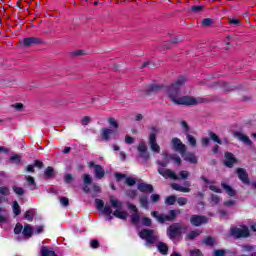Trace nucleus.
Returning <instances> with one entry per match:
<instances>
[{
	"mask_svg": "<svg viewBox=\"0 0 256 256\" xmlns=\"http://www.w3.org/2000/svg\"><path fill=\"white\" fill-rule=\"evenodd\" d=\"M84 183L85 185H91L93 183V178L89 174L84 175Z\"/></svg>",
	"mask_w": 256,
	"mask_h": 256,
	"instance_id": "56",
	"label": "nucleus"
},
{
	"mask_svg": "<svg viewBox=\"0 0 256 256\" xmlns=\"http://www.w3.org/2000/svg\"><path fill=\"white\" fill-rule=\"evenodd\" d=\"M126 185H128V187H133V185H135V183H137V180H135V178L132 177H127L125 180Z\"/></svg>",
	"mask_w": 256,
	"mask_h": 256,
	"instance_id": "48",
	"label": "nucleus"
},
{
	"mask_svg": "<svg viewBox=\"0 0 256 256\" xmlns=\"http://www.w3.org/2000/svg\"><path fill=\"white\" fill-rule=\"evenodd\" d=\"M39 256H58V255L53 251V248L42 246L40 249Z\"/></svg>",
	"mask_w": 256,
	"mask_h": 256,
	"instance_id": "20",
	"label": "nucleus"
},
{
	"mask_svg": "<svg viewBox=\"0 0 256 256\" xmlns=\"http://www.w3.org/2000/svg\"><path fill=\"white\" fill-rule=\"evenodd\" d=\"M126 177H127V175H125V174H121V173L115 174V179H116L117 183H119L120 181H123V179H125Z\"/></svg>",
	"mask_w": 256,
	"mask_h": 256,
	"instance_id": "59",
	"label": "nucleus"
},
{
	"mask_svg": "<svg viewBox=\"0 0 256 256\" xmlns=\"http://www.w3.org/2000/svg\"><path fill=\"white\" fill-rule=\"evenodd\" d=\"M199 235H201V231H199V230L190 231L186 235V241H193L194 239H197V237H199Z\"/></svg>",
	"mask_w": 256,
	"mask_h": 256,
	"instance_id": "26",
	"label": "nucleus"
},
{
	"mask_svg": "<svg viewBox=\"0 0 256 256\" xmlns=\"http://www.w3.org/2000/svg\"><path fill=\"white\" fill-rule=\"evenodd\" d=\"M72 55L74 57H83V55H87V52L85 50H76L72 52Z\"/></svg>",
	"mask_w": 256,
	"mask_h": 256,
	"instance_id": "49",
	"label": "nucleus"
},
{
	"mask_svg": "<svg viewBox=\"0 0 256 256\" xmlns=\"http://www.w3.org/2000/svg\"><path fill=\"white\" fill-rule=\"evenodd\" d=\"M21 231H23V225L21 223H17L14 228V234L20 235Z\"/></svg>",
	"mask_w": 256,
	"mask_h": 256,
	"instance_id": "50",
	"label": "nucleus"
},
{
	"mask_svg": "<svg viewBox=\"0 0 256 256\" xmlns=\"http://www.w3.org/2000/svg\"><path fill=\"white\" fill-rule=\"evenodd\" d=\"M222 87H223L224 93H231V91L235 89L234 86H230L229 84H227V82H223Z\"/></svg>",
	"mask_w": 256,
	"mask_h": 256,
	"instance_id": "38",
	"label": "nucleus"
},
{
	"mask_svg": "<svg viewBox=\"0 0 256 256\" xmlns=\"http://www.w3.org/2000/svg\"><path fill=\"white\" fill-rule=\"evenodd\" d=\"M96 208L98 211H101L102 213H105L106 215H111L113 213V210L111 209V206L106 205L105 202L99 198L95 199Z\"/></svg>",
	"mask_w": 256,
	"mask_h": 256,
	"instance_id": "15",
	"label": "nucleus"
},
{
	"mask_svg": "<svg viewBox=\"0 0 256 256\" xmlns=\"http://www.w3.org/2000/svg\"><path fill=\"white\" fill-rule=\"evenodd\" d=\"M108 124L111 128H102L101 129V137L103 139V141H109V139H111V135H113V133H117L118 129H119V122H117V120H115V118H108Z\"/></svg>",
	"mask_w": 256,
	"mask_h": 256,
	"instance_id": "3",
	"label": "nucleus"
},
{
	"mask_svg": "<svg viewBox=\"0 0 256 256\" xmlns=\"http://www.w3.org/2000/svg\"><path fill=\"white\" fill-rule=\"evenodd\" d=\"M94 169H95V176L97 179H103V177H105V170L101 165H95Z\"/></svg>",
	"mask_w": 256,
	"mask_h": 256,
	"instance_id": "24",
	"label": "nucleus"
},
{
	"mask_svg": "<svg viewBox=\"0 0 256 256\" xmlns=\"http://www.w3.org/2000/svg\"><path fill=\"white\" fill-rule=\"evenodd\" d=\"M210 191H213L214 193H223V191L220 188H217L215 185L208 186Z\"/></svg>",
	"mask_w": 256,
	"mask_h": 256,
	"instance_id": "64",
	"label": "nucleus"
},
{
	"mask_svg": "<svg viewBox=\"0 0 256 256\" xmlns=\"http://www.w3.org/2000/svg\"><path fill=\"white\" fill-rule=\"evenodd\" d=\"M163 89V85L161 84H150L146 88L147 95H151V93H158Z\"/></svg>",
	"mask_w": 256,
	"mask_h": 256,
	"instance_id": "18",
	"label": "nucleus"
},
{
	"mask_svg": "<svg viewBox=\"0 0 256 256\" xmlns=\"http://www.w3.org/2000/svg\"><path fill=\"white\" fill-rule=\"evenodd\" d=\"M140 205L143 209H149V198L147 196H141Z\"/></svg>",
	"mask_w": 256,
	"mask_h": 256,
	"instance_id": "33",
	"label": "nucleus"
},
{
	"mask_svg": "<svg viewBox=\"0 0 256 256\" xmlns=\"http://www.w3.org/2000/svg\"><path fill=\"white\" fill-rule=\"evenodd\" d=\"M96 101H99V98L88 96L85 98L83 105H85V107H91V105H93V103Z\"/></svg>",
	"mask_w": 256,
	"mask_h": 256,
	"instance_id": "31",
	"label": "nucleus"
},
{
	"mask_svg": "<svg viewBox=\"0 0 256 256\" xmlns=\"http://www.w3.org/2000/svg\"><path fill=\"white\" fill-rule=\"evenodd\" d=\"M138 153L142 159L145 161H148L149 157H151V154L149 153V150L147 149V145H145L144 142H140L137 147Z\"/></svg>",
	"mask_w": 256,
	"mask_h": 256,
	"instance_id": "16",
	"label": "nucleus"
},
{
	"mask_svg": "<svg viewBox=\"0 0 256 256\" xmlns=\"http://www.w3.org/2000/svg\"><path fill=\"white\" fill-rule=\"evenodd\" d=\"M191 11L193 13H201L202 11H205V6H203V5L191 6Z\"/></svg>",
	"mask_w": 256,
	"mask_h": 256,
	"instance_id": "42",
	"label": "nucleus"
},
{
	"mask_svg": "<svg viewBox=\"0 0 256 256\" xmlns=\"http://www.w3.org/2000/svg\"><path fill=\"white\" fill-rule=\"evenodd\" d=\"M126 205H127L128 209L130 211H133V213H139V210L137 209V206H135L131 202H127Z\"/></svg>",
	"mask_w": 256,
	"mask_h": 256,
	"instance_id": "52",
	"label": "nucleus"
},
{
	"mask_svg": "<svg viewBox=\"0 0 256 256\" xmlns=\"http://www.w3.org/2000/svg\"><path fill=\"white\" fill-rule=\"evenodd\" d=\"M213 23L214 21L212 18H204L202 20V27H211Z\"/></svg>",
	"mask_w": 256,
	"mask_h": 256,
	"instance_id": "41",
	"label": "nucleus"
},
{
	"mask_svg": "<svg viewBox=\"0 0 256 256\" xmlns=\"http://www.w3.org/2000/svg\"><path fill=\"white\" fill-rule=\"evenodd\" d=\"M186 139L190 147H197V138H195L193 135L186 134Z\"/></svg>",
	"mask_w": 256,
	"mask_h": 256,
	"instance_id": "29",
	"label": "nucleus"
},
{
	"mask_svg": "<svg viewBox=\"0 0 256 256\" xmlns=\"http://www.w3.org/2000/svg\"><path fill=\"white\" fill-rule=\"evenodd\" d=\"M125 195L129 197V199H135V197H137V190H126Z\"/></svg>",
	"mask_w": 256,
	"mask_h": 256,
	"instance_id": "40",
	"label": "nucleus"
},
{
	"mask_svg": "<svg viewBox=\"0 0 256 256\" xmlns=\"http://www.w3.org/2000/svg\"><path fill=\"white\" fill-rule=\"evenodd\" d=\"M55 173V170L53 169V167L48 166L44 172V175L47 179H51V177H53Z\"/></svg>",
	"mask_w": 256,
	"mask_h": 256,
	"instance_id": "36",
	"label": "nucleus"
},
{
	"mask_svg": "<svg viewBox=\"0 0 256 256\" xmlns=\"http://www.w3.org/2000/svg\"><path fill=\"white\" fill-rule=\"evenodd\" d=\"M213 256H225V250L224 249H217L214 251Z\"/></svg>",
	"mask_w": 256,
	"mask_h": 256,
	"instance_id": "62",
	"label": "nucleus"
},
{
	"mask_svg": "<svg viewBox=\"0 0 256 256\" xmlns=\"http://www.w3.org/2000/svg\"><path fill=\"white\" fill-rule=\"evenodd\" d=\"M73 180H74L73 175H71V174H69V173L64 175V181H65V183H67L68 185H69L70 183H73Z\"/></svg>",
	"mask_w": 256,
	"mask_h": 256,
	"instance_id": "53",
	"label": "nucleus"
},
{
	"mask_svg": "<svg viewBox=\"0 0 256 256\" xmlns=\"http://www.w3.org/2000/svg\"><path fill=\"white\" fill-rule=\"evenodd\" d=\"M100 245L101 244L99 243V240L90 241V246L92 247V249H99Z\"/></svg>",
	"mask_w": 256,
	"mask_h": 256,
	"instance_id": "57",
	"label": "nucleus"
},
{
	"mask_svg": "<svg viewBox=\"0 0 256 256\" xmlns=\"http://www.w3.org/2000/svg\"><path fill=\"white\" fill-rule=\"evenodd\" d=\"M228 24H230L232 27H241V25H243L241 19L238 18H228Z\"/></svg>",
	"mask_w": 256,
	"mask_h": 256,
	"instance_id": "30",
	"label": "nucleus"
},
{
	"mask_svg": "<svg viewBox=\"0 0 256 256\" xmlns=\"http://www.w3.org/2000/svg\"><path fill=\"white\" fill-rule=\"evenodd\" d=\"M110 205L114 209H116L113 212L114 217H117V219L125 220L127 217H129V214L126 211H123V202L119 201L118 199L110 198Z\"/></svg>",
	"mask_w": 256,
	"mask_h": 256,
	"instance_id": "7",
	"label": "nucleus"
},
{
	"mask_svg": "<svg viewBox=\"0 0 256 256\" xmlns=\"http://www.w3.org/2000/svg\"><path fill=\"white\" fill-rule=\"evenodd\" d=\"M236 173L238 175V179L241 181V183H243V185H251L249 174L245 168H237Z\"/></svg>",
	"mask_w": 256,
	"mask_h": 256,
	"instance_id": "12",
	"label": "nucleus"
},
{
	"mask_svg": "<svg viewBox=\"0 0 256 256\" xmlns=\"http://www.w3.org/2000/svg\"><path fill=\"white\" fill-rule=\"evenodd\" d=\"M22 43L24 47H34V45H43V40L39 37H26Z\"/></svg>",
	"mask_w": 256,
	"mask_h": 256,
	"instance_id": "14",
	"label": "nucleus"
},
{
	"mask_svg": "<svg viewBox=\"0 0 256 256\" xmlns=\"http://www.w3.org/2000/svg\"><path fill=\"white\" fill-rule=\"evenodd\" d=\"M186 81L187 79L184 76H179L178 79L168 87L167 93L169 99L173 101L175 105H186L188 107L191 105H199V103H203L202 98L196 99L192 96H183L178 98L181 87L182 85H185Z\"/></svg>",
	"mask_w": 256,
	"mask_h": 256,
	"instance_id": "1",
	"label": "nucleus"
},
{
	"mask_svg": "<svg viewBox=\"0 0 256 256\" xmlns=\"http://www.w3.org/2000/svg\"><path fill=\"white\" fill-rule=\"evenodd\" d=\"M177 213H181L180 210H170L169 215L167 214H160L157 211L151 212L152 217L158 221V223H165L167 221H175L177 219Z\"/></svg>",
	"mask_w": 256,
	"mask_h": 256,
	"instance_id": "5",
	"label": "nucleus"
},
{
	"mask_svg": "<svg viewBox=\"0 0 256 256\" xmlns=\"http://www.w3.org/2000/svg\"><path fill=\"white\" fill-rule=\"evenodd\" d=\"M25 219H27V221H33V218L35 217V213H33V211L28 210L25 212L24 214Z\"/></svg>",
	"mask_w": 256,
	"mask_h": 256,
	"instance_id": "44",
	"label": "nucleus"
},
{
	"mask_svg": "<svg viewBox=\"0 0 256 256\" xmlns=\"http://www.w3.org/2000/svg\"><path fill=\"white\" fill-rule=\"evenodd\" d=\"M12 209L16 217L21 215V206H19V202H17L16 200L13 202Z\"/></svg>",
	"mask_w": 256,
	"mask_h": 256,
	"instance_id": "32",
	"label": "nucleus"
},
{
	"mask_svg": "<svg viewBox=\"0 0 256 256\" xmlns=\"http://www.w3.org/2000/svg\"><path fill=\"white\" fill-rule=\"evenodd\" d=\"M140 239L146 241L147 245H155L157 243V236H155V231L153 229H142L139 231Z\"/></svg>",
	"mask_w": 256,
	"mask_h": 256,
	"instance_id": "10",
	"label": "nucleus"
},
{
	"mask_svg": "<svg viewBox=\"0 0 256 256\" xmlns=\"http://www.w3.org/2000/svg\"><path fill=\"white\" fill-rule=\"evenodd\" d=\"M235 137L239 139V141H242V143H245V145H248V147L253 146V141L249 138V136L241 133V132H236Z\"/></svg>",
	"mask_w": 256,
	"mask_h": 256,
	"instance_id": "17",
	"label": "nucleus"
},
{
	"mask_svg": "<svg viewBox=\"0 0 256 256\" xmlns=\"http://www.w3.org/2000/svg\"><path fill=\"white\" fill-rule=\"evenodd\" d=\"M183 231H187V226H182L180 223H173L167 228L166 234L171 241H175L176 237L183 235Z\"/></svg>",
	"mask_w": 256,
	"mask_h": 256,
	"instance_id": "4",
	"label": "nucleus"
},
{
	"mask_svg": "<svg viewBox=\"0 0 256 256\" xmlns=\"http://www.w3.org/2000/svg\"><path fill=\"white\" fill-rule=\"evenodd\" d=\"M22 233H23L24 237H28V238L33 237V228L31 227V225L26 224L24 226Z\"/></svg>",
	"mask_w": 256,
	"mask_h": 256,
	"instance_id": "27",
	"label": "nucleus"
},
{
	"mask_svg": "<svg viewBox=\"0 0 256 256\" xmlns=\"http://www.w3.org/2000/svg\"><path fill=\"white\" fill-rule=\"evenodd\" d=\"M157 250L161 255H169V246L164 242H158Z\"/></svg>",
	"mask_w": 256,
	"mask_h": 256,
	"instance_id": "22",
	"label": "nucleus"
},
{
	"mask_svg": "<svg viewBox=\"0 0 256 256\" xmlns=\"http://www.w3.org/2000/svg\"><path fill=\"white\" fill-rule=\"evenodd\" d=\"M162 155L164 159H171L172 161H182L181 157L177 154H169L167 151H163Z\"/></svg>",
	"mask_w": 256,
	"mask_h": 256,
	"instance_id": "25",
	"label": "nucleus"
},
{
	"mask_svg": "<svg viewBox=\"0 0 256 256\" xmlns=\"http://www.w3.org/2000/svg\"><path fill=\"white\" fill-rule=\"evenodd\" d=\"M190 256H203V253L199 249L191 250Z\"/></svg>",
	"mask_w": 256,
	"mask_h": 256,
	"instance_id": "60",
	"label": "nucleus"
},
{
	"mask_svg": "<svg viewBox=\"0 0 256 256\" xmlns=\"http://www.w3.org/2000/svg\"><path fill=\"white\" fill-rule=\"evenodd\" d=\"M203 243L206 244L208 247H213L215 245V238L212 236H207L204 240Z\"/></svg>",
	"mask_w": 256,
	"mask_h": 256,
	"instance_id": "35",
	"label": "nucleus"
},
{
	"mask_svg": "<svg viewBox=\"0 0 256 256\" xmlns=\"http://www.w3.org/2000/svg\"><path fill=\"white\" fill-rule=\"evenodd\" d=\"M171 188L174 189V191H180L181 193H190L191 191V188L183 187L178 183H172Z\"/></svg>",
	"mask_w": 256,
	"mask_h": 256,
	"instance_id": "23",
	"label": "nucleus"
},
{
	"mask_svg": "<svg viewBox=\"0 0 256 256\" xmlns=\"http://www.w3.org/2000/svg\"><path fill=\"white\" fill-rule=\"evenodd\" d=\"M150 199L152 203H159L161 196L159 194H152Z\"/></svg>",
	"mask_w": 256,
	"mask_h": 256,
	"instance_id": "58",
	"label": "nucleus"
},
{
	"mask_svg": "<svg viewBox=\"0 0 256 256\" xmlns=\"http://www.w3.org/2000/svg\"><path fill=\"white\" fill-rule=\"evenodd\" d=\"M27 181H28L29 187L32 189V191H34V189L36 187L35 178H33L32 176H28Z\"/></svg>",
	"mask_w": 256,
	"mask_h": 256,
	"instance_id": "43",
	"label": "nucleus"
},
{
	"mask_svg": "<svg viewBox=\"0 0 256 256\" xmlns=\"http://www.w3.org/2000/svg\"><path fill=\"white\" fill-rule=\"evenodd\" d=\"M209 218L205 215H192L190 217V224L192 227H201V225H207Z\"/></svg>",
	"mask_w": 256,
	"mask_h": 256,
	"instance_id": "11",
	"label": "nucleus"
},
{
	"mask_svg": "<svg viewBox=\"0 0 256 256\" xmlns=\"http://www.w3.org/2000/svg\"><path fill=\"white\" fill-rule=\"evenodd\" d=\"M81 125L86 127V125H89L91 123V117L89 116H84L82 120L80 121Z\"/></svg>",
	"mask_w": 256,
	"mask_h": 256,
	"instance_id": "51",
	"label": "nucleus"
},
{
	"mask_svg": "<svg viewBox=\"0 0 256 256\" xmlns=\"http://www.w3.org/2000/svg\"><path fill=\"white\" fill-rule=\"evenodd\" d=\"M60 203L62 207H69V198L67 197L60 198Z\"/></svg>",
	"mask_w": 256,
	"mask_h": 256,
	"instance_id": "55",
	"label": "nucleus"
},
{
	"mask_svg": "<svg viewBox=\"0 0 256 256\" xmlns=\"http://www.w3.org/2000/svg\"><path fill=\"white\" fill-rule=\"evenodd\" d=\"M13 191L14 193H16V195H25V190H23V188L19 187V186H13Z\"/></svg>",
	"mask_w": 256,
	"mask_h": 256,
	"instance_id": "47",
	"label": "nucleus"
},
{
	"mask_svg": "<svg viewBox=\"0 0 256 256\" xmlns=\"http://www.w3.org/2000/svg\"><path fill=\"white\" fill-rule=\"evenodd\" d=\"M125 143H127V145H133V143H135V138L131 136H126Z\"/></svg>",
	"mask_w": 256,
	"mask_h": 256,
	"instance_id": "61",
	"label": "nucleus"
},
{
	"mask_svg": "<svg viewBox=\"0 0 256 256\" xmlns=\"http://www.w3.org/2000/svg\"><path fill=\"white\" fill-rule=\"evenodd\" d=\"M13 109H15L16 111H23V103H16L12 105Z\"/></svg>",
	"mask_w": 256,
	"mask_h": 256,
	"instance_id": "63",
	"label": "nucleus"
},
{
	"mask_svg": "<svg viewBox=\"0 0 256 256\" xmlns=\"http://www.w3.org/2000/svg\"><path fill=\"white\" fill-rule=\"evenodd\" d=\"M159 175L165 177V179H173L174 181H178V179H187L189 177V172L183 170L179 173V176L175 174V172L165 168H158Z\"/></svg>",
	"mask_w": 256,
	"mask_h": 256,
	"instance_id": "6",
	"label": "nucleus"
},
{
	"mask_svg": "<svg viewBox=\"0 0 256 256\" xmlns=\"http://www.w3.org/2000/svg\"><path fill=\"white\" fill-rule=\"evenodd\" d=\"M142 223L145 227H151L153 225V221L149 217H142Z\"/></svg>",
	"mask_w": 256,
	"mask_h": 256,
	"instance_id": "45",
	"label": "nucleus"
},
{
	"mask_svg": "<svg viewBox=\"0 0 256 256\" xmlns=\"http://www.w3.org/2000/svg\"><path fill=\"white\" fill-rule=\"evenodd\" d=\"M230 235L234 239H247L251 237V231L247 225H242L241 228L232 227L230 229Z\"/></svg>",
	"mask_w": 256,
	"mask_h": 256,
	"instance_id": "8",
	"label": "nucleus"
},
{
	"mask_svg": "<svg viewBox=\"0 0 256 256\" xmlns=\"http://www.w3.org/2000/svg\"><path fill=\"white\" fill-rule=\"evenodd\" d=\"M224 157L226 161H237V158H235V155L231 152H225Z\"/></svg>",
	"mask_w": 256,
	"mask_h": 256,
	"instance_id": "46",
	"label": "nucleus"
},
{
	"mask_svg": "<svg viewBox=\"0 0 256 256\" xmlns=\"http://www.w3.org/2000/svg\"><path fill=\"white\" fill-rule=\"evenodd\" d=\"M219 201H221V198H219L218 195L216 194L211 195V202L214 203V205H219Z\"/></svg>",
	"mask_w": 256,
	"mask_h": 256,
	"instance_id": "54",
	"label": "nucleus"
},
{
	"mask_svg": "<svg viewBox=\"0 0 256 256\" xmlns=\"http://www.w3.org/2000/svg\"><path fill=\"white\" fill-rule=\"evenodd\" d=\"M176 202L179 205V207H185V205L189 203V199H187L186 197H179L176 198Z\"/></svg>",
	"mask_w": 256,
	"mask_h": 256,
	"instance_id": "37",
	"label": "nucleus"
},
{
	"mask_svg": "<svg viewBox=\"0 0 256 256\" xmlns=\"http://www.w3.org/2000/svg\"><path fill=\"white\" fill-rule=\"evenodd\" d=\"M0 153H3L4 155H11L9 161H21L23 159L21 154H15V152L5 146H0Z\"/></svg>",
	"mask_w": 256,
	"mask_h": 256,
	"instance_id": "13",
	"label": "nucleus"
},
{
	"mask_svg": "<svg viewBox=\"0 0 256 256\" xmlns=\"http://www.w3.org/2000/svg\"><path fill=\"white\" fill-rule=\"evenodd\" d=\"M172 149L179 153L183 161H197V156L195 153L187 150V145H185L181 139L175 137L171 140Z\"/></svg>",
	"mask_w": 256,
	"mask_h": 256,
	"instance_id": "2",
	"label": "nucleus"
},
{
	"mask_svg": "<svg viewBox=\"0 0 256 256\" xmlns=\"http://www.w3.org/2000/svg\"><path fill=\"white\" fill-rule=\"evenodd\" d=\"M174 203H177V196L170 195L165 198V205H173Z\"/></svg>",
	"mask_w": 256,
	"mask_h": 256,
	"instance_id": "34",
	"label": "nucleus"
},
{
	"mask_svg": "<svg viewBox=\"0 0 256 256\" xmlns=\"http://www.w3.org/2000/svg\"><path fill=\"white\" fill-rule=\"evenodd\" d=\"M221 187L222 189H224V191H226L229 197H235L237 195V192L235 191V189H233V187H231L229 184L222 182Z\"/></svg>",
	"mask_w": 256,
	"mask_h": 256,
	"instance_id": "21",
	"label": "nucleus"
},
{
	"mask_svg": "<svg viewBox=\"0 0 256 256\" xmlns=\"http://www.w3.org/2000/svg\"><path fill=\"white\" fill-rule=\"evenodd\" d=\"M208 135H209L211 141H214V143H217L218 145H223L221 138H219V136L217 134H215L213 131H209Z\"/></svg>",
	"mask_w": 256,
	"mask_h": 256,
	"instance_id": "28",
	"label": "nucleus"
},
{
	"mask_svg": "<svg viewBox=\"0 0 256 256\" xmlns=\"http://www.w3.org/2000/svg\"><path fill=\"white\" fill-rule=\"evenodd\" d=\"M140 216H139V212H135L134 214L131 215V222L134 225H138L139 221H140Z\"/></svg>",
	"mask_w": 256,
	"mask_h": 256,
	"instance_id": "39",
	"label": "nucleus"
},
{
	"mask_svg": "<svg viewBox=\"0 0 256 256\" xmlns=\"http://www.w3.org/2000/svg\"><path fill=\"white\" fill-rule=\"evenodd\" d=\"M138 190L141 193H153L154 188L153 185L147 183H140L138 184Z\"/></svg>",
	"mask_w": 256,
	"mask_h": 256,
	"instance_id": "19",
	"label": "nucleus"
},
{
	"mask_svg": "<svg viewBox=\"0 0 256 256\" xmlns=\"http://www.w3.org/2000/svg\"><path fill=\"white\" fill-rule=\"evenodd\" d=\"M152 133L149 134L148 145L152 151V153H161V146L157 143V133H159V129L157 127H151Z\"/></svg>",
	"mask_w": 256,
	"mask_h": 256,
	"instance_id": "9",
	"label": "nucleus"
}]
</instances>
